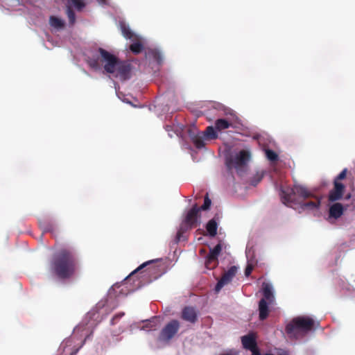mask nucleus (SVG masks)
<instances>
[{
    "label": "nucleus",
    "instance_id": "obj_2",
    "mask_svg": "<svg viewBox=\"0 0 355 355\" xmlns=\"http://www.w3.org/2000/svg\"><path fill=\"white\" fill-rule=\"evenodd\" d=\"M315 321L308 316L293 318L285 327V331L290 338H301L314 329Z\"/></svg>",
    "mask_w": 355,
    "mask_h": 355
},
{
    "label": "nucleus",
    "instance_id": "obj_8",
    "mask_svg": "<svg viewBox=\"0 0 355 355\" xmlns=\"http://www.w3.org/2000/svg\"><path fill=\"white\" fill-rule=\"evenodd\" d=\"M85 5L84 0H66V14L70 25L73 26L76 22V15L73 8L81 11Z\"/></svg>",
    "mask_w": 355,
    "mask_h": 355
},
{
    "label": "nucleus",
    "instance_id": "obj_7",
    "mask_svg": "<svg viewBox=\"0 0 355 355\" xmlns=\"http://www.w3.org/2000/svg\"><path fill=\"white\" fill-rule=\"evenodd\" d=\"M98 52L101 57V61L105 62V71L108 73H114L116 67L120 60L115 55L103 48H99Z\"/></svg>",
    "mask_w": 355,
    "mask_h": 355
},
{
    "label": "nucleus",
    "instance_id": "obj_3",
    "mask_svg": "<svg viewBox=\"0 0 355 355\" xmlns=\"http://www.w3.org/2000/svg\"><path fill=\"white\" fill-rule=\"evenodd\" d=\"M199 212L200 208L196 204L187 212L184 220L178 230L175 241L176 243L182 240L184 232L191 229L193 227L197 226Z\"/></svg>",
    "mask_w": 355,
    "mask_h": 355
},
{
    "label": "nucleus",
    "instance_id": "obj_35",
    "mask_svg": "<svg viewBox=\"0 0 355 355\" xmlns=\"http://www.w3.org/2000/svg\"><path fill=\"white\" fill-rule=\"evenodd\" d=\"M89 64L93 68L97 69L98 67V62L96 60H90Z\"/></svg>",
    "mask_w": 355,
    "mask_h": 355
},
{
    "label": "nucleus",
    "instance_id": "obj_21",
    "mask_svg": "<svg viewBox=\"0 0 355 355\" xmlns=\"http://www.w3.org/2000/svg\"><path fill=\"white\" fill-rule=\"evenodd\" d=\"M268 161L270 162L271 166L273 167L274 170L276 171L277 169L275 168V166L279 162V157L278 154L276 152H275L272 150H270L268 148Z\"/></svg>",
    "mask_w": 355,
    "mask_h": 355
},
{
    "label": "nucleus",
    "instance_id": "obj_30",
    "mask_svg": "<svg viewBox=\"0 0 355 355\" xmlns=\"http://www.w3.org/2000/svg\"><path fill=\"white\" fill-rule=\"evenodd\" d=\"M211 201L210 198H209L208 193H207L205 196L203 205L200 207H199L200 211V210L207 211V210L209 209V208L211 207Z\"/></svg>",
    "mask_w": 355,
    "mask_h": 355
},
{
    "label": "nucleus",
    "instance_id": "obj_15",
    "mask_svg": "<svg viewBox=\"0 0 355 355\" xmlns=\"http://www.w3.org/2000/svg\"><path fill=\"white\" fill-rule=\"evenodd\" d=\"M181 318L184 321L194 324L198 320V313L195 308L185 306L182 311Z\"/></svg>",
    "mask_w": 355,
    "mask_h": 355
},
{
    "label": "nucleus",
    "instance_id": "obj_20",
    "mask_svg": "<svg viewBox=\"0 0 355 355\" xmlns=\"http://www.w3.org/2000/svg\"><path fill=\"white\" fill-rule=\"evenodd\" d=\"M320 205V200L318 198H315L314 201H309L307 202H304L301 200V205H299L300 208L302 209H314L319 207Z\"/></svg>",
    "mask_w": 355,
    "mask_h": 355
},
{
    "label": "nucleus",
    "instance_id": "obj_34",
    "mask_svg": "<svg viewBox=\"0 0 355 355\" xmlns=\"http://www.w3.org/2000/svg\"><path fill=\"white\" fill-rule=\"evenodd\" d=\"M53 230V225L51 223H46L44 225V232H52Z\"/></svg>",
    "mask_w": 355,
    "mask_h": 355
},
{
    "label": "nucleus",
    "instance_id": "obj_37",
    "mask_svg": "<svg viewBox=\"0 0 355 355\" xmlns=\"http://www.w3.org/2000/svg\"><path fill=\"white\" fill-rule=\"evenodd\" d=\"M252 271V266L251 265H248L245 270V275L248 276L251 274Z\"/></svg>",
    "mask_w": 355,
    "mask_h": 355
},
{
    "label": "nucleus",
    "instance_id": "obj_17",
    "mask_svg": "<svg viewBox=\"0 0 355 355\" xmlns=\"http://www.w3.org/2000/svg\"><path fill=\"white\" fill-rule=\"evenodd\" d=\"M343 206L339 202H336L329 207V216L337 219L343 215Z\"/></svg>",
    "mask_w": 355,
    "mask_h": 355
},
{
    "label": "nucleus",
    "instance_id": "obj_31",
    "mask_svg": "<svg viewBox=\"0 0 355 355\" xmlns=\"http://www.w3.org/2000/svg\"><path fill=\"white\" fill-rule=\"evenodd\" d=\"M157 323L155 320H149L146 322V324L144 327V329H147L148 330H155L156 329Z\"/></svg>",
    "mask_w": 355,
    "mask_h": 355
},
{
    "label": "nucleus",
    "instance_id": "obj_24",
    "mask_svg": "<svg viewBox=\"0 0 355 355\" xmlns=\"http://www.w3.org/2000/svg\"><path fill=\"white\" fill-rule=\"evenodd\" d=\"M232 123L224 119H218L215 122V128L217 130L221 131L231 126Z\"/></svg>",
    "mask_w": 355,
    "mask_h": 355
},
{
    "label": "nucleus",
    "instance_id": "obj_5",
    "mask_svg": "<svg viewBox=\"0 0 355 355\" xmlns=\"http://www.w3.org/2000/svg\"><path fill=\"white\" fill-rule=\"evenodd\" d=\"M279 196L282 203L288 207L296 209L297 207L301 205V200L294 191L293 187H284L281 185Z\"/></svg>",
    "mask_w": 355,
    "mask_h": 355
},
{
    "label": "nucleus",
    "instance_id": "obj_13",
    "mask_svg": "<svg viewBox=\"0 0 355 355\" xmlns=\"http://www.w3.org/2000/svg\"><path fill=\"white\" fill-rule=\"evenodd\" d=\"M259 294L262 295V298L259 301V318L261 320L266 319V283L263 281L261 282V288L259 292L256 293L257 296Z\"/></svg>",
    "mask_w": 355,
    "mask_h": 355
},
{
    "label": "nucleus",
    "instance_id": "obj_40",
    "mask_svg": "<svg viewBox=\"0 0 355 355\" xmlns=\"http://www.w3.org/2000/svg\"><path fill=\"white\" fill-rule=\"evenodd\" d=\"M351 198V194L350 193H348L346 196H345V199L348 200Z\"/></svg>",
    "mask_w": 355,
    "mask_h": 355
},
{
    "label": "nucleus",
    "instance_id": "obj_18",
    "mask_svg": "<svg viewBox=\"0 0 355 355\" xmlns=\"http://www.w3.org/2000/svg\"><path fill=\"white\" fill-rule=\"evenodd\" d=\"M120 28L122 35L126 38L131 40H135L137 35L131 31L129 26L124 22L120 23Z\"/></svg>",
    "mask_w": 355,
    "mask_h": 355
},
{
    "label": "nucleus",
    "instance_id": "obj_28",
    "mask_svg": "<svg viewBox=\"0 0 355 355\" xmlns=\"http://www.w3.org/2000/svg\"><path fill=\"white\" fill-rule=\"evenodd\" d=\"M130 50L135 54L141 53L144 49V46L140 42H136L130 44Z\"/></svg>",
    "mask_w": 355,
    "mask_h": 355
},
{
    "label": "nucleus",
    "instance_id": "obj_14",
    "mask_svg": "<svg viewBox=\"0 0 355 355\" xmlns=\"http://www.w3.org/2000/svg\"><path fill=\"white\" fill-rule=\"evenodd\" d=\"M345 190V186L343 183L334 182V188L329 193V201L336 202L342 199Z\"/></svg>",
    "mask_w": 355,
    "mask_h": 355
},
{
    "label": "nucleus",
    "instance_id": "obj_19",
    "mask_svg": "<svg viewBox=\"0 0 355 355\" xmlns=\"http://www.w3.org/2000/svg\"><path fill=\"white\" fill-rule=\"evenodd\" d=\"M146 57L153 59L157 64H161L162 62V56L160 52L156 49H149L146 52Z\"/></svg>",
    "mask_w": 355,
    "mask_h": 355
},
{
    "label": "nucleus",
    "instance_id": "obj_4",
    "mask_svg": "<svg viewBox=\"0 0 355 355\" xmlns=\"http://www.w3.org/2000/svg\"><path fill=\"white\" fill-rule=\"evenodd\" d=\"M250 159V152L241 150L234 156L228 159L226 164L230 169L234 168L239 175H242L247 170V165Z\"/></svg>",
    "mask_w": 355,
    "mask_h": 355
},
{
    "label": "nucleus",
    "instance_id": "obj_33",
    "mask_svg": "<svg viewBox=\"0 0 355 355\" xmlns=\"http://www.w3.org/2000/svg\"><path fill=\"white\" fill-rule=\"evenodd\" d=\"M153 261H147L143 264H141L140 266H139L137 269H135L134 271H132L130 276H133L136 272H137V271L141 270L142 268H144L145 266H146L147 265H148L149 263H152Z\"/></svg>",
    "mask_w": 355,
    "mask_h": 355
},
{
    "label": "nucleus",
    "instance_id": "obj_32",
    "mask_svg": "<svg viewBox=\"0 0 355 355\" xmlns=\"http://www.w3.org/2000/svg\"><path fill=\"white\" fill-rule=\"evenodd\" d=\"M347 169L344 168L334 179V182H340V180L345 179L347 175Z\"/></svg>",
    "mask_w": 355,
    "mask_h": 355
},
{
    "label": "nucleus",
    "instance_id": "obj_29",
    "mask_svg": "<svg viewBox=\"0 0 355 355\" xmlns=\"http://www.w3.org/2000/svg\"><path fill=\"white\" fill-rule=\"evenodd\" d=\"M218 264V260L216 259L215 260L214 258L213 259H211V257L207 256L206 261H205V266L207 269H214L216 268Z\"/></svg>",
    "mask_w": 355,
    "mask_h": 355
},
{
    "label": "nucleus",
    "instance_id": "obj_41",
    "mask_svg": "<svg viewBox=\"0 0 355 355\" xmlns=\"http://www.w3.org/2000/svg\"><path fill=\"white\" fill-rule=\"evenodd\" d=\"M259 181H260V179H259L257 182H252V184L253 186H256Z\"/></svg>",
    "mask_w": 355,
    "mask_h": 355
},
{
    "label": "nucleus",
    "instance_id": "obj_11",
    "mask_svg": "<svg viewBox=\"0 0 355 355\" xmlns=\"http://www.w3.org/2000/svg\"><path fill=\"white\" fill-rule=\"evenodd\" d=\"M236 272L237 267L235 266H231L227 271L225 272L216 285V291L218 292L224 286L230 283Z\"/></svg>",
    "mask_w": 355,
    "mask_h": 355
},
{
    "label": "nucleus",
    "instance_id": "obj_16",
    "mask_svg": "<svg viewBox=\"0 0 355 355\" xmlns=\"http://www.w3.org/2000/svg\"><path fill=\"white\" fill-rule=\"evenodd\" d=\"M293 189L300 200L304 201L305 199L314 197L313 193L304 186L295 184Z\"/></svg>",
    "mask_w": 355,
    "mask_h": 355
},
{
    "label": "nucleus",
    "instance_id": "obj_38",
    "mask_svg": "<svg viewBox=\"0 0 355 355\" xmlns=\"http://www.w3.org/2000/svg\"><path fill=\"white\" fill-rule=\"evenodd\" d=\"M124 315V313H120V314H117L113 318H112V322H114V321L118 318H120L121 317H122L123 315Z\"/></svg>",
    "mask_w": 355,
    "mask_h": 355
},
{
    "label": "nucleus",
    "instance_id": "obj_1",
    "mask_svg": "<svg viewBox=\"0 0 355 355\" xmlns=\"http://www.w3.org/2000/svg\"><path fill=\"white\" fill-rule=\"evenodd\" d=\"M78 268V258L73 250L62 248L53 254L51 270L58 279L66 280L73 278Z\"/></svg>",
    "mask_w": 355,
    "mask_h": 355
},
{
    "label": "nucleus",
    "instance_id": "obj_10",
    "mask_svg": "<svg viewBox=\"0 0 355 355\" xmlns=\"http://www.w3.org/2000/svg\"><path fill=\"white\" fill-rule=\"evenodd\" d=\"M280 313V307L276 302L273 288L272 285L268 284V318L279 317Z\"/></svg>",
    "mask_w": 355,
    "mask_h": 355
},
{
    "label": "nucleus",
    "instance_id": "obj_39",
    "mask_svg": "<svg viewBox=\"0 0 355 355\" xmlns=\"http://www.w3.org/2000/svg\"><path fill=\"white\" fill-rule=\"evenodd\" d=\"M263 151L264 152L265 155H266V146H263L262 148Z\"/></svg>",
    "mask_w": 355,
    "mask_h": 355
},
{
    "label": "nucleus",
    "instance_id": "obj_36",
    "mask_svg": "<svg viewBox=\"0 0 355 355\" xmlns=\"http://www.w3.org/2000/svg\"><path fill=\"white\" fill-rule=\"evenodd\" d=\"M268 355H289L287 351L279 349L277 352L276 354L268 353Z\"/></svg>",
    "mask_w": 355,
    "mask_h": 355
},
{
    "label": "nucleus",
    "instance_id": "obj_12",
    "mask_svg": "<svg viewBox=\"0 0 355 355\" xmlns=\"http://www.w3.org/2000/svg\"><path fill=\"white\" fill-rule=\"evenodd\" d=\"M132 70L131 64L127 61H119L116 67V77H119L121 80H125L130 78Z\"/></svg>",
    "mask_w": 355,
    "mask_h": 355
},
{
    "label": "nucleus",
    "instance_id": "obj_26",
    "mask_svg": "<svg viewBox=\"0 0 355 355\" xmlns=\"http://www.w3.org/2000/svg\"><path fill=\"white\" fill-rule=\"evenodd\" d=\"M204 138H205V137L201 133L196 135L193 137V141L195 146H196V148H201L205 146V144L204 141Z\"/></svg>",
    "mask_w": 355,
    "mask_h": 355
},
{
    "label": "nucleus",
    "instance_id": "obj_22",
    "mask_svg": "<svg viewBox=\"0 0 355 355\" xmlns=\"http://www.w3.org/2000/svg\"><path fill=\"white\" fill-rule=\"evenodd\" d=\"M218 224L214 219L210 220L207 225L206 230L210 236H215L217 234Z\"/></svg>",
    "mask_w": 355,
    "mask_h": 355
},
{
    "label": "nucleus",
    "instance_id": "obj_6",
    "mask_svg": "<svg viewBox=\"0 0 355 355\" xmlns=\"http://www.w3.org/2000/svg\"><path fill=\"white\" fill-rule=\"evenodd\" d=\"M180 327V322L171 320L161 330L158 339L160 341L169 342L178 332Z\"/></svg>",
    "mask_w": 355,
    "mask_h": 355
},
{
    "label": "nucleus",
    "instance_id": "obj_9",
    "mask_svg": "<svg viewBox=\"0 0 355 355\" xmlns=\"http://www.w3.org/2000/svg\"><path fill=\"white\" fill-rule=\"evenodd\" d=\"M241 343L244 349L250 350L252 355H261L257 343V334L251 331L241 338Z\"/></svg>",
    "mask_w": 355,
    "mask_h": 355
},
{
    "label": "nucleus",
    "instance_id": "obj_27",
    "mask_svg": "<svg viewBox=\"0 0 355 355\" xmlns=\"http://www.w3.org/2000/svg\"><path fill=\"white\" fill-rule=\"evenodd\" d=\"M222 250V246L220 243L217 244L213 249L210 250L209 253L208 254V256L211 257V259L213 258L216 260L218 259V255L220 254V252Z\"/></svg>",
    "mask_w": 355,
    "mask_h": 355
},
{
    "label": "nucleus",
    "instance_id": "obj_25",
    "mask_svg": "<svg viewBox=\"0 0 355 355\" xmlns=\"http://www.w3.org/2000/svg\"><path fill=\"white\" fill-rule=\"evenodd\" d=\"M201 134L208 139H214L218 137L216 132L212 126H208L205 132H201Z\"/></svg>",
    "mask_w": 355,
    "mask_h": 355
},
{
    "label": "nucleus",
    "instance_id": "obj_23",
    "mask_svg": "<svg viewBox=\"0 0 355 355\" xmlns=\"http://www.w3.org/2000/svg\"><path fill=\"white\" fill-rule=\"evenodd\" d=\"M49 24L52 27L57 29L63 28L64 26V21L55 16L50 17Z\"/></svg>",
    "mask_w": 355,
    "mask_h": 355
}]
</instances>
